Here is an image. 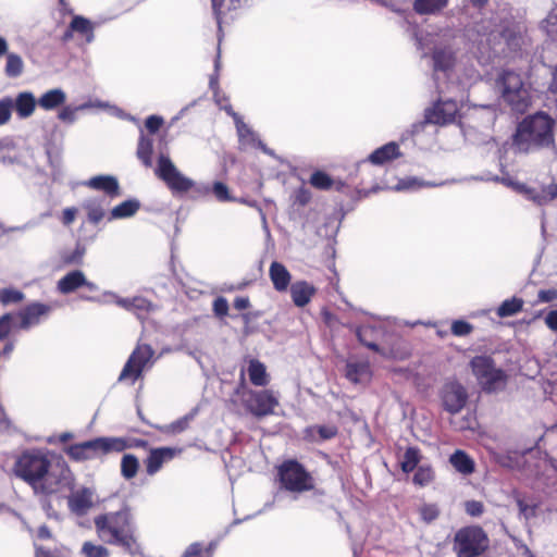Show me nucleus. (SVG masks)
Here are the masks:
<instances>
[{
	"instance_id": "obj_56",
	"label": "nucleus",
	"mask_w": 557,
	"mask_h": 557,
	"mask_svg": "<svg viewBox=\"0 0 557 557\" xmlns=\"http://www.w3.org/2000/svg\"><path fill=\"white\" fill-rule=\"evenodd\" d=\"M520 515L529 520L535 516L536 507L534 505H528L523 500L518 499L517 502Z\"/></svg>"
},
{
	"instance_id": "obj_4",
	"label": "nucleus",
	"mask_w": 557,
	"mask_h": 557,
	"mask_svg": "<svg viewBox=\"0 0 557 557\" xmlns=\"http://www.w3.org/2000/svg\"><path fill=\"white\" fill-rule=\"evenodd\" d=\"M154 172L173 193L193 191L195 197H206L211 194V186L195 184L190 178L184 176L165 154L161 153L158 157Z\"/></svg>"
},
{
	"instance_id": "obj_2",
	"label": "nucleus",
	"mask_w": 557,
	"mask_h": 557,
	"mask_svg": "<svg viewBox=\"0 0 557 557\" xmlns=\"http://www.w3.org/2000/svg\"><path fill=\"white\" fill-rule=\"evenodd\" d=\"M556 121L546 112L524 116L511 136L515 153L529 154L555 146Z\"/></svg>"
},
{
	"instance_id": "obj_51",
	"label": "nucleus",
	"mask_w": 557,
	"mask_h": 557,
	"mask_svg": "<svg viewBox=\"0 0 557 557\" xmlns=\"http://www.w3.org/2000/svg\"><path fill=\"white\" fill-rule=\"evenodd\" d=\"M419 512L422 520L425 522H432L438 517L440 513L437 506L433 504H425L421 506Z\"/></svg>"
},
{
	"instance_id": "obj_29",
	"label": "nucleus",
	"mask_w": 557,
	"mask_h": 557,
	"mask_svg": "<svg viewBox=\"0 0 557 557\" xmlns=\"http://www.w3.org/2000/svg\"><path fill=\"white\" fill-rule=\"evenodd\" d=\"M451 466L460 473L468 475L474 472L473 459L463 450H456L449 458Z\"/></svg>"
},
{
	"instance_id": "obj_16",
	"label": "nucleus",
	"mask_w": 557,
	"mask_h": 557,
	"mask_svg": "<svg viewBox=\"0 0 557 557\" xmlns=\"http://www.w3.org/2000/svg\"><path fill=\"white\" fill-rule=\"evenodd\" d=\"M247 373L249 381L256 386H265L270 382V375L267 372L265 366L256 359L247 361V366L240 370V377L244 380V375Z\"/></svg>"
},
{
	"instance_id": "obj_44",
	"label": "nucleus",
	"mask_w": 557,
	"mask_h": 557,
	"mask_svg": "<svg viewBox=\"0 0 557 557\" xmlns=\"http://www.w3.org/2000/svg\"><path fill=\"white\" fill-rule=\"evenodd\" d=\"M420 461V453L417 448L410 447L406 450L401 461L404 472H411Z\"/></svg>"
},
{
	"instance_id": "obj_55",
	"label": "nucleus",
	"mask_w": 557,
	"mask_h": 557,
	"mask_svg": "<svg viewBox=\"0 0 557 557\" xmlns=\"http://www.w3.org/2000/svg\"><path fill=\"white\" fill-rule=\"evenodd\" d=\"M163 124V119L158 115H150L145 121V126L149 133H157Z\"/></svg>"
},
{
	"instance_id": "obj_42",
	"label": "nucleus",
	"mask_w": 557,
	"mask_h": 557,
	"mask_svg": "<svg viewBox=\"0 0 557 557\" xmlns=\"http://www.w3.org/2000/svg\"><path fill=\"white\" fill-rule=\"evenodd\" d=\"M374 329L368 325L358 327L357 337L360 344H362L366 348L369 349L380 348L379 345L374 342Z\"/></svg>"
},
{
	"instance_id": "obj_15",
	"label": "nucleus",
	"mask_w": 557,
	"mask_h": 557,
	"mask_svg": "<svg viewBox=\"0 0 557 557\" xmlns=\"http://www.w3.org/2000/svg\"><path fill=\"white\" fill-rule=\"evenodd\" d=\"M65 453L75 461H86L100 457L97 438L70 445Z\"/></svg>"
},
{
	"instance_id": "obj_26",
	"label": "nucleus",
	"mask_w": 557,
	"mask_h": 557,
	"mask_svg": "<svg viewBox=\"0 0 557 557\" xmlns=\"http://www.w3.org/2000/svg\"><path fill=\"white\" fill-rule=\"evenodd\" d=\"M37 103L38 102L32 92L22 91L16 96L13 107L18 117L26 119L34 113Z\"/></svg>"
},
{
	"instance_id": "obj_25",
	"label": "nucleus",
	"mask_w": 557,
	"mask_h": 557,
	"mask_svg": "<svg viewBox=\"0 0 557 557\" xmlns=\"http://www.w3.org/2000/svg\"><path fill=\"white\" fill-rule=\"evenodd\" d=\"M85 284V274L81 270H74L65 274L58 281V290L67 295L83 287Z\"/></svg>"
},
{
	"instance_id": "obj_7",
	"label": "nucleus",
	"mask_w": 557,
	"mask_h": 557,
	"mask_svg": "<svg viewBox=\"0 0 557 557\" xmlns=\"http://www.w3.org/2000/svg\"><path fill=\"white\" fill-rule=\"evenodd\" d=\"M278 474L283 486L292 492L309 491L313 487L309 473L296 461H286L280 469Z\"/></svg>"
},
{
	"instance_id": "obj_5",
	"label": "nucleus",
	"mask_w": 557,
	"mask_h": 557,
	"mask_svg": "<svg viewBox=\"0 0 557 557\" xmlns=\"http://www.w3.org/2000/svg\"><path fill=\"white\" fill-rule=\"evenodd\" d=\"M471 369L481 388L486 393H498L507 385V374L494 367L487 357H475L471 361Z\"/></svg>"
},
{
	"instance_id": "obj_58",
	"label": "nucleus",
	"mask_w": 557,
	"mask_h": 557,
	"mask_svg": "<svg viewBox=\"0 0 557 557\" xmlns=\"http://www.w3.org/2000/svg\"><path fill=\"white\" fill-rule=\"evenodd\" d=\"M77 212L75 207L65 208L62 211L61 222L66 226L71 225L75 221Z\"/></svg>"
},
{
	"instance_id": "obj_62",
	"label": "nucleus",
	"mask_w": 557,
	"mask_h": 557,
	"mask_svg": "<svg viewBox=\"0 0 557 557\" xmlns=\"http://www.w3.org/2000/svg\"><path fill=\"white\" fill-rule=\"evenodd\" d=\"M233 306L236 310L242 311L250 307V300L246 296H237L234 299Z\"/></svg>"
},
{
	"instance_id": "obj_27",
	"label": "nucleus",
	"mask_w": 557,
	"mask_h": 557,
	"mask_svg": "<svg viewBox=\"0 0 557 557\" xmlns=\"http://www.w3.org/2000/svg\"><path fill=\"white\" fill-rule=\"evenodd\" d=\"M99 455L122 453L127 449L126 437L102 436L97 437Z\"/></svg>"
},
{
	"instance_id": "obj_12",
	"label": "nucleus",
	"mask_w": 557,
	"mask_h": 557,
	"mask_svg": "<svg viewBox=\"0 0 557 557\" xmlns=\"http://www.w3.org/2000/svg\"><path fill=\"white\" fill-rule=\"evenodd\" d=\"M151 358L152 350H134L124 366L119 380H131V382L134 383Z\"/></svg>"
},
{
	"instance_id": "obj_43",
	"label": "nucleus",
	"mask_w": 557,
	"mask_h": 557,
	"mask_svg": "<svg viewBox=\"0 0 557 557\" xmlns=\"http://www.w3.org/2000/svg\"><path fill=\"white\" fill-rule=\"evenodd\" d=\"M122 304L126 309L139 312H149L153 308L152 302L144 297H134L131 300H122Z\"/></svg>"
},
{
	"instance_id": "obj_53",
	"label": "nucleus",
	"mask_w": 557,
	"mask_h": 557,
	"mask_svg": "<svg viewBox=\"0 0 557 557\" xmlns=\"http://www.w3.org/2000/svg\"><path fill=\"white\" fill-rule=\"evenodd\" d=\"M311 198H312V195L309 189H307L306 187H299L295 191L294 202L299 206H306L311 201Z\"/></svg>"
},
{
	"instance_id": "obj_45",
	"label": "nucleus",
	"mask_w": 557,
	"mask_h": 557,
	"mask_svg": "<svg viewBox=\"0 0 557 557\" xmlns=\"http://www.w3.org/2000/svg\"><path fill=\"white\" fill-rule=\"evenodd\" d=\"M25 298V295L15 288H3L0 290V302L3 306H8L11 304H18L23 301Z\"/></svg>"
},
{
	"instance_id": "obj_32",
	"label": "nucleus",
	"mask_w": 557,
	"mask_h": 557,
	"mask_svg": "<svg viewBox=\"0 0 557 557\" xmlns=\"http://www.w3.org/2000/svg\"><path fill=\"white\" fill-rule=\"evenodd\" d=\"M448 3V0H414L413 10L420 15L436 14Z\"/></svg>"
},
{
	"instance_id": "obj_6",
	"label": "nucleus",
	"mask_w": 557,
	"mask_h": 557,
	"mask_svg": "<svg viewBox=\"0 0 557 557\" xmlns=\"http://www.w3.org/2000/svg\"><path fill=\"white\" fill-rule=\"evenodd\" d=\"M488 547V537L480 527L460 529L454 539V550L458 557H476Z\"/></svg>"
},
{
	"instance_id": "obj_18",
	"label": "nucleus",
	"mask_w": 557,
	"mask_h": 557,
	"mask_svg": "<svg viewBox=\"0 0 557 557\" xmlns=\"http://www.w3.org/2000/svg\"><path fill=\"white\" fill-rule=\"evenodd\" d=\"M94 493L90 488H82L73 493L67 500L70 510L77 515L83 516L92 507Z\"/></svg>"
},
{
	"instance_id": "obj_49",
	"label": "nucleus",
	"mask_w": 557,
	"mask_h": 557,
	"mask_svg": "<svg viewBox=\"0 0 557 557\" xmlns=\"http://www.w3.org/2000/svg\"><path fill=\"white\" fill-rule=\"evenodd\" d=\"M82 553L85 557H109V552L104 546L96 545L91 542H85L83 544Z\"/></svg>"
},
{
	"instance_id": "obj_46",
	"label": "nucleus",
	"mask_w": 557,
	"mask_h": 557,
	"mask_svg": "<svg viewBox=\"0 0 557 557\" xmlns=\"http://www.w3.org/2000/svg\"><path fill=\"white\" fill-rule=\"evenodd\" d=\"M211 194L220 202L233 201L235 199L231 195L227 185L223 182H214L211 186Z\"/></svg>"
},
{
	"instance_id": "obj_3",
	"label": "nucleus",
	"mask_w": 557,
	"mask_h": 557,
	"mask_svg": "<svg viewBox=\"0 0 557 557\" xmlns=\"http://www.w3.org/2000/svg\"><path fill=\"white\" fill-rule=\"evenodd\" d=\"M95 527L98 536L106 543L132 548L136 542L135 524L127 508L97 516Z\"/></svg>"
},
{
	"instance_id": "obj_37",
	"label": "nucleus",
	"mask_w": 557,
	"mask_h": 557,
	"mask_svg": "<svg viewBox=\"0 0 557 557\" xmlns=\"http://www.w3.org/2000/svg\"><path fill=\"white\" fill-rule=\"evenodd\" d=\"M23 70L24 62L22 58L16 53H8L4 69L5 75L11 78L18 77L23 73Z\"/></svg>"
},
{
	"instance_id": "obj_34",
	"label": "nucleus",
	"mask_w": 557,
	"mask_h": 557,
	"mask_svg": "<svg viewBox=\"0 0 557 557\" xmlns=\"http://www.w3.org/2000/svg\"><path fill=\"white\" fill-rule=\"evenodd\" d=\"M432 59L435 71H447L454 66L455 57L451 51L446 49H437L433 52Z\"/></svg>"
},
{
	"instance_id": "obj_19",
	"label": "nucleus",
	"mask_w": 557,
	"mask_h": 557,
	"mask_svg": "<svg viewBox=\"0 0 557 557\" xmlns=\"http://www.w3.org/2000/svg\"><path fill=\"white\" fill-rule=\"evenodd\" d=\"M315 287L307 281H297L290 285V296L297 307H305L315 295Z\"/></svg>"
},
{
	"instance_id": "obj_52",
	"label": "nucleus",
	"mask_w": 557,
	"mask_h": 557,
	"mask_svg": "<svg viewBox=\"0 0 557 557\" xmlns=\"http://www.w3.org/2000/svg\"><path fill=\"white\" fill-rule=\"evenodd\" d=\"M525 194L528 195L529 199L539 206L548 203L544 187L541 190H536L535 188H527Z\"/></svg>"
},
{
	"instance_id": "obj_11",
	"label": "nucleus",
	"mask_w": 557,
	"mask_h": 557,
	"mask_svg": "<svg viewBox=\"0 0 557 557\" xmlns=\"http://www.w3.org/2000/svg\"><path fill=\"white\" fill-rule=\"evenodd\" d=\"M468 394L465 387L458 382H447L442 389V403L450 413L459 412L466 405Z\"/></svg>"
},
{
	"instance_id": "obj_64",
	"label": "nucleus",
	"mask_w": 557,
	"mask_h": 557,
	"mask_svg": "<svg viewBox=\"0 0 557 557\" xmlns=\"http://www.w3.org/2000/svg\"><path fill=\"white\" fill-rule=\"evenodd\" d=\"M546 197L548 199V202L553 201L557 198V184H549L547 186H544Z\"/></svg>"
},
{
	"instance_id": "obj_40",
	"label": "nucleus",
	"mask_w": 557,
	"mask_h": 557,
	"mask_svg": "<svg viewBox=\"0 0 557 557\" xmlns=\"http://www.w3.org/2000/svg\"><path fill=\"white\" fill-rule=\"evenodd\" d=\"M197 414V410H193L190 411L189 413L185 414L184 417L177 419L176 421L165 425L163 428V432L168 433V434H178V433H182L183 431H185L190 422L195 419Z\"/></svg>"
},
{
	"instance_id": "obj_1",
	"label": "nucleus",
	"mask_w": 557,
	"mask_h": 557,
	"mask_svg": "<svg viewBox=\"0 0 557 557\" xmlns=\"http://www.w3.org/2000/svg\"><path fill=\"white\" fill-rule=\"evenodd\" d=\"M15 474L27 482L36 493L52 494L74 486V475L64 461L50 465L40 450H29L18 457Z\"/></svg>"
},
{
	"instance_id": "obj_24",
	"label": "nucleus",
	"mask_w": 557,
	"mask_h": 557,
	"mask_svg": "<svg viewBox=\"0 0 557 557\" xmlns=\"http://www.w3.org/2000/svg\"><path fill=\"white\" fill-rule=\"evenodd\" d=\"M400 156L399 146L395 141L385 144L375 149L368 158L369 162L375 165H383Z\"/></svg>"
},
{
	"instance_id": "obj_20",
	"label": "nucleus",
	"mask_w": 557,
	"mask_h": 557,
	"mask_svg": "<svg viewBox=\"0 0 557 557\" xmlns=\"http://www.w3.org/2000/svg\"><path fill=\"white\" fill-rule=\"evenodd\" d=\"M269 276L275 290H287L290 284L292 275L283 263L273 261L269 269Z\"/></svg>"
},
{
	"instance_id": "obj_60",
	"label": "nucleus",
	"mask_w": 557,
	"mask_h": 557,
	"mask_svg": "<svg viewBox=\"0 0 557 557\" xmlns=\"http://www.w3.org/2000/svg\"><path fill=\"white\" fill-rule=\"evenodd\" d=\"M77 109L78 108L64 107L59 112V119L62 120L63 122H69V123L74 122L75 121V113H76Z\"/></svg>"
},
{
	"instance_id": "obj_39",
	"label": "nucleus",
	"mask_w": 557,
	"mask_h": 557,
	"mask_svg": "<svg viewBox=\"0 0 557 557\" xmlns=\"http://www.w3.org/2000/svg\"><path fill=\"white\" fill-rule=\"evenodd\" d=\"M87 219L92 224H98L106 215L104 209L98 199H90L84 205Z\"/></svg>"
},
{
	"instance_id": "obj_21",
	"label": "nucleus",
	"mask_w": 557,
	"mask_h": 557,
	"mask_svg": "<svg viewBox=\"0 0 557 557\" xmlns=\"http://www.w3.org/2000/svg\"><path fill=\"white\" fill-rule=\"evenodd\" d=\"M502 98L512 112L519 114L527 112L532 104V97L529 89L516 90Z\"/></svg>"
},
{
	"instance_id": "obj_47",
	"label": "nucleus",
	"mask_w": 557,
	"mask_h": 557,
	"mask_svg": "<svg viewBox=\"0 0 557 557\" xmlns=\"http://www.w3.org/2000/svg\"><path fill=\"white\" fill-rule=\"evenodd\" d=\"M474 326L466 320H454L450 325V334L457 337L470 335Z\"/></svg>"
},
{
	"instance_id": "obj_13",
	"label": "nucleus",
	"mask_w": 557,
	"mask_h": 557,
	"mask_svg": "<svg viewBox=\"0 0 557 557\" xmlns=\"http://www.w3.org/2000/svg\"><path fill=\"white\" fill-rule=\"evenodd\" d=\"M182 453V448L159 447L151 448L145 460L146 471L149 475L156 474L165 462L171 461Z\"/></svg>"
},
{
	"instance_id": "obj_31",
	"label": "nucleus",
	"mask_w": 557,
	"mask_h": 557,
	"mask_svg": "<svg viewBox=\"0 0 557 557\" xmlns=\"http://www.w3.org/2000/svg\"><path fill=\"white\" fill-rule=\"evenodd\" d=\"M524 301L519 297H511L509 299H505L496 309V314L498 318H509L513 317L517 313L521 312L523 309Z\"/></svg>"
},
{
	"instance_id": "obj_59",
	"label": "nucleus",
	"mask_w": 557,
	"mask_h": 557,
	"mask_svg": "<svg viewBox=\"0 0 557 557\" xmlns=\"http://www.w3.org/2000/svg\"><path fill=\"white\" fill-rule=\"evenodd\" d=\"M466 511L468 515L472 517H476L482 515L483 512V505L480 502L476 500H470L466 503Z\"/></svg>"
},
{
	"instance_id": "obj_17",
	"label": "nucleus",
	"mask_w": 557,
	"mask_h": 557,
	"mask_svg": "<svg viewBox=\"0 0 557 557\" xmlns=\"http://www.w3.org/2000/svg\"><path fill=\"white\" fill-rule=\"evenodd\" d=\"M345 375L355 384H366L371 380L372 371L368 361L349 360L346 364Z\"/></svg>"
},
{
	"instance_id": "obj_22",
	"label": "nucleus",
	"mask_w": 557,
	"mask_h": 557,
	"mask_svg": "<svg viewBox=\"0 0 557 557\" xmlns=\"http://www.w3.org/2000/svg\"><path fill=\"white\" fill-rule=\"evenodd\" d=\"M502 97L515 92L516 90H527L525 84L520 74L511 70H506L498 78Z\"/></svg>"
},
{
	"instance_id": "obj_9",
	"label": "nucleus",
	"mask_w": 557,
	"mask_h": 557,
	"mask_svg": "<svg viewBox=\"0 0 557 557\" xmlns=\"http://www.w3.org/2000/svg\"><path fill=\"white\" fill-rule=\"evenodd\" d=\"M53 307L44 302H30L16 312L17 329L27 331L48 319Z\"/></svg>"
},
{
	"instance_id": "obj_28",
	"label": "nucleus",
	"mask_w": 557,
	"mask_h": 557,
	"mask_svg": "<svg viewBox=\"0 0 557 557\" xmlns=\"http://www.w3.org/2000/svg\"><path fill=\"white\" fill-rule=\"evenodd\" d=\"M66 100L65 92L60 89H50L47 92L42 94L38 99V106L44 110H53L62 104H64Z\"/></svg>"
},
{
	"instance_id": "obj_8",
	"label": "nucleus",
	"mask_w": 557,
	"mask_h": 557,
	"mask_svg": "<svg viewBox=\"0 0 557 557\" xmlns=\"http://www.w3.org/2000/svg\"><path fill=\"white\" fill-rule=\"evenodd\" d=\"M247 398L244 400V405L247 410L256 417H264L272 414L278 400L272 391H249Z\"/></svg>"
},
{
	"instance_id": "obj_10",
	"label": "nucleus",
	"mask_w": 557,
	"mask_h": 557,
	"mask_svg": "<svg viewBox=\"0 0 557 557\" xmlns=\"http://www.w3.org/2000/svg\"><path fill=\"white\" fill-rule=\"evenodd\" d=\"M458 111L455 100H438L425 111V120L431 124L446 125L455 121Z\"/></svg>"
},
{
	"instance_id": "obj_30",
	"label": "nucleus",
	"mask_w": 557,
	"mask_h": 557,
	"mask_svg": "<svg viewBox=\"0 0 557 557\" xmlns=\"http://www.w3.org/2000/svg\"><path fill=\"white\" fill-rule=\"evenodd\" d=\"M139 208L140 202L137 199H127L111 210L109 220L131 218L136 214Z\"/></svg>"
},
{
	"instance_id": "obj_57",
	"label": "nucleus",
	"mask_w": 557,
	"mask_h": 557,
	"mask_svg": "<svg viewBox=\"0 0 557 557\" xmlns=\"http://www.w3.org/2000/svg\"><path fill=\"white\" fill-rule=\"evenodd\" d=\"M557 299V289H541L537 293V302H552Z\"/></svg>"
},
{
	"instance_id": "obj_50",
	"label": "nucleus",
	"mask_w": 557,
	"mask_h": 557,
	"mask_svg": "<svg viewBox=\"0 0 557 557\" xmlns=\"http://www.w3.org/2000/svg\"><path fill=\"white\" fill-rule=\"evenodd\" d=\"M13 101L5 97L0 100V126L7 124L12 115Z\"/></svg>"
},
{
	"instance_id": "obj_48",
	"label": "nucleus",
	"mask_w": 557,
	"mask_h": 557,
	"mask_svg": "<svg viewBox=\"0 0 557 557\" xmlns=\"http://www.w3.org/2000/svg\"><path fill=\"white\" fill-rule=\"evenodd\" d=\"M433 479L434 472L432 468L429 466L419 467L413 475V482L419 486H425L430 484L433 481Z\"/></svg>"
},
{
	"instance_id": "obj_54",
	"label": "nucleus",
	"mask_w": 557,
	"mask_h": 557,
	"mask_svg": "<svg viewBox=\"0 0 557 557\" xmlns=\"http://www.w3.org/2000/svg\"><path fill=\"white\" fill-rule=\"evenodd\" d=\"M213 311L216 317L224 318L228 314V302L224 297H218L213 301Z\"/></svg>"
},
{
	"instance_id": "obj_14",
	"label": "nucleus",
	"mask_w": 557,
	"mask_h": 557,
	"mask_svg": "<svg viewBox=\"0 0 557 557\" xmlns=\"http://www.w3.org/2000/svg\"><path fill=\"white\" fill-rule=\"evenodd\" d=\"M90 189L102 191L106 196L113 199L121 196L119 181L112 175H96L84 183Z\"/></svg>"
},
{
	"instance_id": "obj_23",
	"label": "nucleus",
	"mask_w": 557,
	"mask_h": 557,
	"mask_svg": "<svg viewBox=\"0 0 557 557\" xmlns=\"http://www.w3.org/2000/svg\"><path fill=\"white\" fill-rule=\"evenodd\" d=\"M309 183L318 190H330L334 188L337 191H342L346 186L344 182L333 180L331 175L322 170L312 172Z\"/></svg>"
},
{
	"instance_id": "obj_63",
	"label": "nucleus",
	"mask_w": 557,
	"mask_h": 557,
	"mask_svg": "<svg viewBox=\"0 0 557 557\" xmlns=\"http://www.w3.org/2000/svg\"><path fill=\"white\" fill-rule=\"evenodd\" d=\"M545 323L550 330L557 332V310H552L547 313Z\"/></svg>"
},
{
	"instance_id": "obj_36",
	"label": "nucleus",
	"mask_w": 557,
	"mask_h": 557,
	"mask_svg": "<svg viewBox=\"0 0 557 557\" xmlns=\"http://www.w3.org/2000/svg\"><path fill=\"white\" fill-rule=\"evenodd\" d=\"M139 469V460L135 455L126 454L121 460V474L124 479L131 480L136 476Z\"/></svg>"
},
{
	"instance_id": "obj_61",
	"label": "nucleus",
	"mask_w": 557,
	"mask_h": 557,
	"mask_svg": "<svg viewBox=\"0 0 557 557\" xmlns=\"http://www.w3.org/2000/svg\"><path fill=\"white\" fill-rule=\"evenodd\" d=\"M224 1L225 0H211L213 14H214V17L219 25L222 22V15H223L222 8L224 5Z\"/></svg>"
},
{
	"instance_id": "obj_33",
	"label": "nucleus",
	"mask_w": 557,
	"mask_h": 557,
	"mask_svg": "<svg viewBox=\"0 0 557 557\" xmlns=\"http://www.w3.org/2000/svg\"><path fill=\"white\" fill-rule=\"evenodd\" d=\"M152 153L153 140L146 135H140L136 154L146 168H150L152 165Z\"/></svg>"
},
{
	"instance_id": "obj_41",
	"label": "nucleus",
	"mask_w": 557,
	"mask_h": 557,
	"mask_svg": "<svg viewBox=\"0 0 557 557\" xmlns=\"http://www.w3.org/2000/svg\"><path fill=\"white\" fill-rule=\"evenodd\" d=\"M85 252V247L78 243L73 250L61 253V262L64 265H79L83 263Z\"/></svg>"
},
{
	"instance_id": "obj_35",
	"label": "nucleus",
	"mask_w": 557,
	"mask_h": 557,
	"mask_svg": "<svg viewBox=\"0 0 557 557\" xmlns=\"http://www.w3.org/2000/svg\"><path fill=\"white\" fill-rule=\"evenodd\" d=\"M71 29L74 33L81 34L86 38L88 42H90L94 38V27L91 22L81 15H75L71 21Z\"/></svg>"
},
{
	"instance_id": "obj_38",
	"label": "nucleus",
	"mask_w": 557,
	"mask_h": 557,
	"mask_svg": "<svg viewBox=\"0 0 557 557\" xmlns=\"http://www.w3.org/2000/svg\"><path fill=\"white\" fill-rule=\"evenodd\" d=\"M16 313H4L0 317V341L7 339L12 332H18Z\"/></svg>"
}]
</instances>
